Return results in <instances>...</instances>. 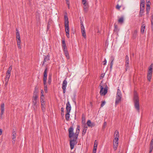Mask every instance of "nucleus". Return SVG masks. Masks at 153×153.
I'll list each match as a JSON object with an SVG mask.
<instances>
[{
  "label": "nucleus",
  "instance_id": "obj_56",
  "mask_svg": "<svg viewBox=\"0 0 153 153\" xmlns=\"http://www.w3.org/2000/svg\"><path fill=\"white\" fill-rule=\"evenodd\" d=\"M107 124L106 122H104L103 123V127L105 128Z\"/></svg>",
  "mask_w": 153,
  "mask_h": 153
},
{
  "label": "nucleus",
  "instance_id": "obj_63",
  "mask_svg": "<svg viewBox=\"0 0 153 153\" xmlns=\"http://www.w3.org/2000/svg\"><path fill=\"white\" fill-rule=\"evenodd\" d=\"M44 93V91L43 90H42L41 91V93L42 94H43V93Z\"/></svg>",
  "mask_w": 153,
  "mask_h": 153
},
{
  "label": "nucleus",
  "instance_id": "obj_16",
  "mask_svg": "<svg viewBox=\"0 0 153 153\" xmlns=\"http://www.w3.org/2000/svg\"><path fill=\"white\" fill-rule=\"evenodd\" d=\"M63 51L65 54L66 57L67 59H69V56L68 54V52L67 50V49L66 48L65 49H63Z\"/></svg>",
  "mask_w": 153,
  "mask_h": 153
},
{
  "label": "nucleus",
  "instance_id": "obj_31",
  "mask_svg": "<svg viewBox=\"0 0 153 153\" xmlns=\"http://www.w3.org/2000/svg\"><path fill=\"white\" fill-rule=\"evenodd\" d=\"M151 28L152 30H153V13L151 16Z\"/></svg>",
  "mask_w": 153,
  "mask_h": 153
},
{
  "label": "nucleus",
  "instance_id": "obj_35",
  "mask_svg": "<svg viewBox=\"0 0 153 153\" xmlns=\"http://www.w3.org/2000/svg\"><path fill=\"white\" fill-rule=\"evenodd\" d=\"M129 58L128 55H126V63H129Z\"/></svg>",
  "mask_w": 153,
  "mask_h": 153
},
{
  "label": "nucleus",
  "instance_id": "obj_55",
  "mask_svg": "<svg viewBox=\"0 0 153 153\" xmlns=\"http://www.w3.org/2000/svg\"><path fill=\"white\" fill-rule=\"evenodd\" d=\"M153 149V147L151 148V147H150V150H149V153H151V152L152 151Z\"/></svg>",
  "mask_w": 153,
  "mask_h": 153
},
{
  "label": "nucleus",
  "instance_id": "obj_8",
  "mask_svg": "<svg viewBox=\"0 0 153 153\" xmlns=\"http://www.w3.org/2000/svg\"><path fill=\"white\" fill-rule=\"evenodd\" d=\"M67 82L65 79L63 82L62 83V88L63 90V93L65 94L66 92V89L67 86Z\"/></svg>",
  "mask_w": 153,
  "mask_h": 153
},
{
  "label": "nucleus",
  "instance_id": "obj_28",
  "mask_svg": "<svg viewBox=\"0 0 153 153\" xmlns=\"http://www.w3.org/2000/svg\"><path fill=\"white\" fill-rule=\"evenodd\" d=\"M87 129V126H85L82 131V134L83 135H85V134Z\"/></svg>",
  "mask_w": 153,
  "mask_h": 153
},
{
  "label": "nucleus",
  "instance_id": "obj_10",
  "mask_svg": "<svg viewBox=\"0 0 153 153\" xmlns=\"http://www.w3.org/2000/svg\"><path fill=\"white\" fill-rule=\"evenodd\" d=\"M82 4H83L84 7H83V9L84 10L85 13L87 12L88 9V3L87 2H84L83 3H82Z\"/></svg>",
  "mask_w": 153,
  "mask_h": 153
},
{
  "label": "nucleus",
  "instance_id": "obj_54",
  "mask_svg": "<svg viewBox=\"0 0 153 153\" xmlns=\"http://www.w3.org/2000/svg\"><path fill=\"white\" fill-rule=\"evenodd\" d=\"M110 59L111 61H114V57L113 56H111L110 57Z\"/></svg>",
  "mask_w": 153,
  "mask_h": 153
},
{
  "label": "nucleus",
  "instance_id": "obj_29",
  "mask_svg": "<svg viewBox=\"0 0 153 153\" xmlns=\"http://www.w3.org/2000/svg\"><path fill=\"white\" fill-rule=\"evenodd\" d=\"M47 71L48 68L47 67L45 68L44 73H43V76L47 77Z\"/></svg>",
  "mask_w": 153,
  "mask_h": 153
},
{
  "label": "nucleus",
  "instance_id": "obj_4",
  "mask_svg": "<svg viewBox=\"0 0 153 153\" xmlns=\"http://www.w3.org/2000/svg\"><path fill=\"white\" fill-rule=\"evenodd\" d=\"M122 95L120 91L118 88L115 100V105L118 104L121 100Z\"/></svg>",
  "mask_w": 153,
  "mask_h": 153
},
{
  "label": "nucleus",
  "instance_id": "obj_33",
  "mask_svg": "<svg viewBox=\"0 0 153 153\" xmlns=\"http://www.w3.org/2000/svg\"><path fill=\"white\" fill-rule=\"evenodd\" d=\"M17 44L18 45V47L19 48H20L21 46H20V43H21V40H17Z\"/></svg>",
  "mask_w": 153,
  "mask_h": 153
},
{
  "label": "nucleus",
  "instance_id": "obj_47",
  "mask_svg": "<svg viewBox=\"0 0 153 153\" xmlns=\"http://www.w3.org/2000/svg\"><path fill=\"white\" fill-rule=\"evenodd\" d=\"M61 114L62 115H64L63 112H64V108L63 107H62L61 108Z\"/></svg>",
  "mask_w": 153,
  "mask_h": 153
},
{
  "label": "nucleus",
  "instance_id": "obj_58",
  "mask_svg": "<svg viewBox=\"0 0 153 153\" xmlns=\"http://www.w3.org/2000/svg\"><path fill=\"white\" fill-rule=\"evenodd\" d=\"M41 99H44V95L43 94H42L41 96Z\"/></svg>",
  "mask_w": 153,
  "mask_h": 153
},
{
  "label": "nucleus",
  "instance_id": "obj_22",
  "mask_svg": "<svg viewBox=\"0 0 153 153\" xmlns=\"http://www.w3.org/2000/svg\"><path fill=\"white\" fill-rule=\"evenodd\" d=\"M65 30L66 33L69 32V24H65Z\"/></svg>",
  "mask_w": 153,
  "mask_h": 153
},
{
  "label": "nucleus",
  "instance_id": "obj_51",
  "mask_svg": "<svg viewBox=\"0 0 153 153\" xmlns=\"http://www.w3.org/2000/svg\"><path fill=\"white\" fill-rule=\"evenodd\" d=\"M66 3L68 5V7L69 8V2L68 0H66Z\"/></svg>",
  "mask_w": 153,
  "mask_h": 153
},
{
  "label": "nucleus",
  "instance_id": "obj_39",
  "mask_svg": "<svg viewBox=\"0 0 153 153\" xmlns=\"http://www.w3.org/2000/svg\"><path fill=\"white\" fill-rule=\"evenodd\" d=\"M137 32V30H134V33L133 34V37L134 38V39L136 38Z\"/></svg>",
  "mask_w": 153,
  "mask_h": 153
},
{
  "label": "nucleus",
  "instance_id": "obj_53",
  "mask_svg": "<svg viewBox=\"0 0 153 153\" xmlns=\"http://www.w3.org/2000/svg\"><path fill=\"white\" fill-rule=\"evenodd\" d=\"M147 3H146V7H150V2H146Z\"/></svg>",
  "mask_w": 153,
  "mask_h": 153
},
{
  "label": "nucleus",
  "instance_id": "obj_15",
  "mask_svg": "<svg viewBox=\"0 0 153 153\" xmlns=\"http://www.w3.org/2000/svg\"><path fill=\"white\" fill-rule=\"evenodd\" d=\"M87 124L88 126L91 127H92L95 125V123H94L91 122V120H88Z\"/></svg>",
  "mask_w": 153,
  "mask_h": 153
},
{
  "label": "nucleus",
  "instance_id": "obj_14",
  "mask_svg": "<svg viewBox=\"0 0 153 153\" xmlns=\"http://www.w3.org/2000/svg\"><path fill=\"white\" fill-rule=\"evenodd\" d=\"M4 103H1V118H2V115L3 114L4 111Z\"/></svg>",
  "mask_w": 153,
  "mask_h": 153
},
{
  "label": "nucleus",
  "instance_id": "obj_59",
  "mask_svg": "<svg viewBox=\"0 0 153 153\" xmlns=\"http://www.w3.org/2000/svg\"><path fill=\"white\" fill-rule=\"evenodd\" d=\"M82 3H83L85 2H87V0H82Z\"/></svg>",
  "mask_w": 153,
  "mask_h": 153
},
{
  "label": "nucleus",
  "instance_id": "obj_13",
  "mask_svg": "<svg viewBox=\"0 0 153 153\" xmlns=\"http://www.w3.org/2000/svg\"><path fill=\"white\" fill-rule=\"evenodd\" d=\"M71 109V107L69 101H68L66 104V112H70Z\"/></svg>",
  "mask_w": 153,
  "mask_h": 153
},
{
  "label": "nucleus",
  "instance_id": "obj_18",
  "mask_svg": "<svg viewBox=\"0 0 153 153\" xmlns=\"http://www.w3.org/2000/svg\"><path fill=\"white\" fill-rule=\"evenodd\" d=\"M16 37L17 40H20V34L19 31L17 29H16Z\"/></svg>",
  "mask_w": 153,
  "mask_h": 153
},
{
  "label": "nucleus",
  "instance_id": "obj_20",
  "mask_svg": "<svg viewBox=\"0 0 153 153\" xmlns=\"http://www.w3.org/2000/svg\"><path fill=\"white\" fill-rule=\"evenodd\" d=\"M62 49H65L67 48L65 40H62Z\"/></svg>",
  "mask_w": 153,
  "mask_h": 153
},
{
  "label": "nucleus",
  "instance_id": "obj_32",
  "mask_svg": "<svg viewBox=\"0 0 153 153\" xmlns=\"http://www.w3.org/2000/svg\"><path fill=\"white\" fill-rule=\"evenodd\" d=\"M114 27V32H116L117 33L119 31V30L118 28L117 25H115Z\"/></svg>",
  "mask_w": 153,
  "mask_h": 153
},
{
  "label": "nucleus",
  "instance_id": "obj_9",
  "mask_svg": "<svg viewBox=\"0 0 153 153\" xmlns=\"http://www.w3.org/2000/svg\"><path fill=\"white\" fill-rule=\"evenodd\" d=\"M38 97V96H33L32 99V104L33 105L35 108L37 107V100Z\"/></svg>",
  "mask_w": 153,
  "mask_h": 153
},
{
  "label": "nucleus",
  "instance_id": "obj_42",
  "mask_svg": "<svg viewBox=\"0 0 153 153\" xmlns=\"http://www.w3.org/2000/svg\"><path fill=\"white\" fill-rule=\"evenodd\" d=\"M113 61H111V62L110 65V68L111 69L112 68V66H113Z\"/></svg>",
  "mask_w": 153,
  "mask_h": 153
},
{
  "label": "nucleus",
  "instance_id": "obj_50",
  "mask_svg": "<svg viewBox=\"0 0 153 153\" xmlns=\"http://www.w3.org/2000/svg\"><path fill=\"white\" fill-rule=\"evenodd\" d=\"M66 35L67 37L68 38H69V37H70L69 32H66Z\"/></svg>",
  "mask_w": 153,
  "mask_h": 153
},
{
  "label": "nucleus",
  "instance_id": "obj_27",
  "mask_svg": "<svg viewBox=\"0 0 153 153\" xmlns=\"http://www.w3.org/2000/svg\"><path fill=\"white\" fill-rule=\"evenodd\" d=\"M145 28V25L144 24H143L142 25L141 29V32L142 33H143L144 31V30Z\"/></svg>",
  "mask_w": 153,
  "mask_h": 153
},
{
  "label": "nucleus",
  "instance_id": "obj_5",
  "mask_svg": "<svg viewBox=\"0 0 153 153\" xmlns=\"http://www.w3.org/2000/svg\"><path fill=\"white\" fill-rule=\"evenodd\" d=\"M153 64H152L149 66L147 75V79L149 82L151 81L152 74Z\"/></svg>",
  "mask_w": 153,
  "mask_h": 153
},
{
  "label": "nucleus",
  "instance_id": "obj_19",
  "mask_svg": "<svg viewBox=\"0 0 153 153\" xmlns=\"http://www.w3.org/2000/svg\"><path fill=\"white\" fill-rule=\"evenodd\" d=\"M85 116L84 114L82 115V123L85 124Z\"/></svg>",
  "mask_w": 153,
  "mask_h": 153
},
{
  "label": "nucleus",
  "instance_id": "obj_17",
  "mask_svg": "<svg viewBox=\"0 0 153 153\" xmlns=\"http://www.w3.org/2000/svg\"><path fill=\"white\" fill-rule=\"evenodd\" d=\"M38 92V88L37 86H36L34 90L33 93V96H38L37 94Z\"/></svg>",
  "mask_w": 153,
  "mask_h": 153
},
{
  "label": "nucleus",
  "instance_id": "obj_12",
  "mask_svg": "<svg viewBox=\"0 0 153 153\" xmlns=\"http://www.w3.org/2000/svg\"><path fill=\"white\" fill-rule=\"evenodd\" d=\"M50 60V56L49 55L45 56L44 61L42 63V65H44L45 62H48Z\"/></svg>",
  "mask_w": 153,
  "mask_h": 153
},
{
  "label": "nucleus",
  "instance_id": "obj_64",
  "mask_svg": "<svg viewBox=\"0 0 153 153\" xmlns=\"http://www.w3.org/2000/svg\"><path fill=\"white\" fill-rule=\"evenodd\" d=\"M73 101L74 102L75 104H76V101H75V100H73Z\"/></svg>",
  "mask_w": 153,
  "mask_h": 153
},
{
  "label": "nucleus",
  "instance_id": "obj_37",
  "mask_svg": "<svg viewBox=\"0 0 153 153\" xmlns=\"http://www.w3.org/2000/svg\"><path fill=\"white\" fill-rule=\"evenodd\" d=\"M47 77L43 76V84H47Z\"/></svg>",
  "mask_w": 153,
  "mask_h": 153
},
{
  "label": "nucleus",
  "instance_id": "obj_52",
  "mask_svg": "<svg viewBox=\"0 0 153 153\" xmlns=\"http://www.w3.org/2000/svg\"><path fill=\"white\" fill-rule=\"evenodd\" d=\"M103 62L104 65H106V63H107V61L105 59L103 61Z\"/></svg>",
  "mask_w": 153,
  "mask_h": 153
},
{
  "label": "nucleus",
  "instance_id": "obj_7",
  "mask_svg": "<svg viewBox=\"0 0 153 153\" xmlns=\"http://www.w3.org/2000/svg\"><path fill=\"white\" fill-rule=\"evenodd\" d=\"M104 89L103 87L101 86L100 87V93L101 95H105L107 92V87L106 86L104 89V91H103Z\"/></svg>",
  "mask_w": 153,
  "mask_h": 153
},
{
  "label": "nucleus",
  "instance_id": "obj_36",
  "mask_svg": "<svg viewBox=\"0 0 153 153\" xmlns=\"http://www.w3.org/2000/svg\"><path fill=\"white\" fill-rule=\"evenodd\" d=\"M144 1L140 2V7L144 8Z\"/></svg>",
  "mask_w": 153,
  "mask_h": 153
},
{
  "label": "nucleus",
  "instance_id": "obj_41",
  "mask_svg": "<svg viewBox=\"0 0 153 153\" xmlns=\"http://www.w3.org/2000/svg\"><path fill=\"white\" fill-rule=\"evenodd\" d=\"M12 70V67L11 66H10L9 67V68L8 69V70H7V72L10 73L11 71Z\"/></svg>",
  "mask_w": 153,
  "mask_h": 153
},
{
  "label": "nucleus",
  "instance_id": "obj_1",
  "mask_svg": "<svg viewBox=\"0 0 153 153\" xmlns=\"http://www.w3.org/2000/svg\"><path fill=\"white\" fill-rule=\"evenodd\" d=\"M80 127L79 125L77 126V127L76 128V131L75 134L73 132L74 129L72 127H71L68 130L69 131V137L70 138H71L73 137L74 139L71 140H70V144L71 149H74L75 145L77 143L76 141L78 136Z\"/></svg>",
  "mask_w": 153,
  "mask_h": 153
},
{
  "label": "nucleus",
  "instance_id": "obj_34",
  "mask_svg": "<svg viewBox=\"0 0 153 153\" xmlns=\"http://www.w3.org/2000/svg\"><path fill=\"white\" fill-rule=\"evenodd\" d=\"M44 91L46 93H47L48 92V89H47V84H44Z\"/></svg>",
  "mask_w": 153,
  "mask_h": 153
},
{
  "label": "nucleus",
  "instance_id": "obj_25",
  "mask_svg": "<svg viewBox=\"0 0 153 153\" xmlns=\"http://www.w3.org/2000/svg\"><path fill=\"white\" fill-rule=\"evenodd\" d=\"M45 106V103H42V104H41L42 111V112H45V110L46 109V108Z\"/></svg>",
  "mask_w": 153,
  "mask_h": 153
},
{
  "label": "nucleus",
  "instance_id": "obj_21",
  "mask_svg": "<svg viewBox=\"0 0 153 153\" xmlns=\"http://www.w3.org/2000/svg\"><path fill=\"white\" fill-rule=\"evenodd\" d=\"M144 12V8L140 7V10L139 13V15L140 16H142Z\"/></svg>",
  "mask_w": 153,
  "mask_h": 153
},
{
  "label": "nucleus",
  "instance_id": "obj_60",
  "mask_svg": "<svg viewBox=\"0 0 153 153\" xmlns=\"http://www.w3.org/2000/svg\"><path fill=\"white\" fill-rule=\"evenodd\" d=\"M16 134V132L14 129H13V134Z\"/></svg>",
  "mask_w": 153,
  "mask_h": 153
},
{
  "label": "nucleus",
  "instance_id": "obj_49",
  "mask_svg": "<svg viewBox=\"0 0 153 153\" xmlns=\"http://www.w3.org/2000/svg\"><path fill=\"white\" fill-rule=\"evenodd\" d=\"M41 104H42V103H45L44 99H41Z\"/></svg>",
  "mask_w": 153,
  "mask_h": 153
},
{
  "label": "nucleus",
  "instance_id": "obj_3",
  "mask_svg": "<svg viewBox=\"0 0 153 153\" xmlns=\"http://www.w3.org/2000/svg\"><path fill=\"white\" fill-rule=\"evenodd\" d=\"M133 100L135 108L137 111L139 112L140 111L139 100L138 95L136 92L134 93Z\"/></svg>",
  "mask_w": 153,
  "mask_h": 153
},
{
  "label": "nucleus",
  "instance_id": "obj_43",
  "mask_svg": "<svg viewBox=\"0 0 153 153\" xmlns=\"http://www.w3.org/2000/svg\"><path fill=\"white\" fill-rule=\"evenodd\" d=\"M105 104V101H103L102 102V103L101 104V106L102 107Z\"/></svg>",
  "mask_w": 153,
  "mask_h": 153
},
{
  "label": "nucleus",
  "instance_id": "obj_30",
  "mask_svg": "<svg viewBox=\"0 0 153 153\" xmlns=\"http://www.w3.org/2000/svg\"><path fill=\"white\" fill-rule=\"evenodd\" d=\"M51 75H49L48 77V83L50 85L51 82Z\"/></svg>",
  "mask_w": 153,
  "mask_h": 153
},
{
  "label": "nucleus",
  "instance_id": "obj_40",
  "mask_svg": "<svg viewBox=\"0 0 153 153\" xmlns=\"http://www.w3.org/2000/svg\"><path fill=\"white\" fill-rule=\"evenodd\" d=\"M122 6V4L120 5L118 3L116 6V8L117 9L119 10Z\"/></svg>",
  "mask_w": 153,
  "mask_h": 153
},
{
  "label": "nucleus",
  "instance_id": "obj_62",
  "mask_svg": "<svg viewBox=\"0 0 153 153\" xmlns=\"http://www.w3.org/2000/svg\"><path fill=\"white\" fill-rule=\"evenodd\" d=\"M2 134V130L1 129H0V136Z\"/></svg>",
  "mask_w": 153,
  "mask_h": 153
},
{
  "label": "nucleus",
  "instance_id": "obj_23",
  "mask_svg": "<svg viewBox=\"0 0 153 153\" xmlns=\"http://www.w3.org/2000/svg\"><path fill=\"white\" fill-rule=\"evenodd\" d=\"M64 19L65 24H69L68 18L67 15L64 16Z\"/></svg>",
  "mask_w": 153,
  "mask_h": 153
},
{
  "label": "nucleus",
  "instance_id": "obj_61",
  "mask_svg": "<svg viewBox=\"0 0 153 153\" xmlns=\"http://www.w3.org/2000/svg\"><path fill=\"white\" fill-rule=\"evenodd\" d=\"M146 14L147 15V16H149V11H146Z\"/></svg>",
  "mask_w": 153,
  "mask_h": 153
},
{
  "label": "nucleus",
  "instance_id": "obj_44",
  "mask_svg": "<svg viewBox=\"0 0 153 153\" xmlns=\"http://www.w3.org/2000/svg\"><path fill=\"white\" fill-rule=\"evenodd\" d=\"M97 146H94L93 151L96 152Z\"/></svg>",
  "mask_w": 153,
  "mask_h": 153
},
{
  "label": "nucleus",
  "instance_id": "obj_24",
  "mask_svg": "<svg viewBox=\"0 0 153 153\" xmlns=\"http://www.w3.org/2000/svg\"><path fill=\"white\" fill-rule=\"evenodd\" d=\"M70 112H66V114H65V118L67 121L69 120V119L70 117Z\"/></svg>",
  "mask_w": 153,
  "mask_h": 153
},
{
  "label": "nucleus",
  "instance_id": "obj_26",
  "mask_svg": "<svg viewBox=\"0 0 153 153\" xmlns=\"http://www.w3.org/2000/svg\"><path fill=\"white\" fill-rule=\"evenodd\" d=\"M118 22L119 23L121 24L123 23L124 22V18L122 16L118 20Z\"/></svg>",
  "mask_w": 153,
  "mask_h": 153
},
{
  "label": "nucleus",
  "instance_id": "obj_45",
  "mask_svg": "<svg viewBox=\"0 0 153 153\" xmlns=\"http://www.w3.org/2000/svg\"><path fill=\"white\" fill-rule=\"evenodd\" d=\"M16 134H13V139L14 140L16 139Z\"/></svg>",
  "mask_w": 153,
  "mask_h": 153
},
{
  "label": "nucleus",
  "instance_id": "obj_48",
  "mask_svg": "<svg viewBox=\"0 0 153 153\" xmlns=\"http://www.w3.org/2000/svg\"><path fill=\"white\" fill-rule=\"evenodd\" d=\"M150 7H146V11H150Z\"/></svg>",
  "mask_w": 153,
  "mask_h": 153
},
{
  "label": "nucleus",
  "instance_id": "obj_6",
  "mask_svg": "<svg viewBox=\"0 0 153 153\" xmlns=\"http://www.w3.org/2000/svg\"><path fill=\"white\" fill-rule=\"evenodd\" d=\"M81 29V33L82 36L85 39L86 38V34L85 27L84 26L83 22L81 20L80 21Z\"/></svg>",
  "mask_w": 153,
  "mask_h": 153
},
{
  "label": "nucleus",
  "instance_id": "obj_11",
  "mask_svg": "<svg viewBox=\"0 0 153 153\" xmlns=\"http://www.w3.org/2000/svg\"><path fill=\"white\" fill-rule=\"evenodd\" d=\"M10 76V73L7 72L6 74V76L5 79V85H7V84Z\"/></svg>",
  "mask_w": 153,
  "mask_h": 153
},
{
  "label": "nucleus",
  "instance_id": "obj_46",
  "mask_svg": "<svg viewBox=\"0 0 153 153\" xmlns=\"http://www.w3.org/2000/svg\"><path fill=\"white\" fill-rule=\"evenodd\" d=\"M98 145L97 142L96 140H95L94 141V146H97Z\"/></svg>",
  "mask_w": 153,
  "mask_h": 153
},
{
  "label": "nucleus",
  "instance_id": "obj_38",
  "mask_svg": "<svg viewBox=\"0 0 153 153\" xmlns=\"http://www.w3.org/2000/svg\"><path fill=\"white\" fill-rule=\"evenodd\" d=\"M129 63H126L125 66L126 67V71H127L128 69H129Z\"/></svg>",
  "mask_w": 153,
  "mask_h": 153
},
{
  "label": "nucleus",
  "instance_id": "obj_2",
  "mask_svg": "<svg viewBox=\"0 0 153 153\" xmlns=\"http://www.w3.org/2000/svg\"><path fill=\"white\" fill-rule=\"evenodd\" d=\"M114 138L113 142V149L114 150H116L118 146L119 133L118 131L116 130L114 133Z\"/></svg>",
  "mask_w": 153,
  "mask_h": 153
},
{
  "label": "nucleus",
  "instance_id": "obj_57",
  "mask_svg": "<svg viewBox=\"0 0 153 153\" xmlns=\"http://www.w3.org/2000/svg\"><path fill=\"white\" fill-rule=\"evenodd\" d=\"M150 146L151 148L153 147V142H151L150 145Z\"/></svg>",
  "mask_w": 153,
  "mask_h": 153
}]
</instances>
